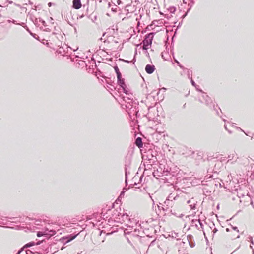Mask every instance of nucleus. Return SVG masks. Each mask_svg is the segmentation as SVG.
I'll list each match as a JSON object with an SVG mask.
<instances>
[{"mask_svg":"<svg viewBox=\"0 0 254 254\" xmlns=\"http://www.w3.org/2000/svg\"><path fill=\"white\" fill-rule=\"evenodd\" d=\"M126 94V96L122 97L123 100L127 103L125 105L127 110L130 116L136 115L137 116L138 112V107L136 102L132 101L133 95L130 93L128 89L126 91H123Z\"/></svg>","mask_w":254,"mask_h":254,"instance_id":"obj_1","label":"nucleus"},{"mask_svg":"<svg viewBox=\"0 0 254 254\" xmlns=\"http://www.w3.org/2000/svg\"><path fill=\"white\" fill-rule=\"evenodd\" d=\"M176 198V197H174L173 195L171 194L169 195L166 200L164 201V205L163 207V209L165 211H170V212L176 216L178 217H183V215L182 214L180 215H178L177 213H176L175 207H173L174 202L173 200H175Z\"/></svg>","mask_w":254,"mask_h":254,"instance_id":"obj_2","label":"nucleus"},{"mask_svg":"<svg viewBox=\"0 0 254 254\" xmlns=\"http://www.w3.org/2000/svg\"><path fill=\"white\" fill-rule=\"evenodd\" d=\"M112 217L110 218L108 222L110 223L111 220L112 221L114 219V221L117 222H122V221L125 222L126 220L128 219V216L127 214H120L117 210H114L113 211Z\"/></svg>","mask_w":254,"mask_h":254,"instance_id":"obj_3","label":"nucleus"},{"mask_svg":"<svg viewBox=\"0 0 254 254\" xmlns=\"http://www.w3.org/2000/svg\"><path fill=\"white\" fill-rule=\"evenodd\" d=\"M154 34V33H150L145 36V38L143 41V49L147 50L149 48V46L152 44Z\"/></svg>","mask_w":254,"mask_h":254,"instance_id":"obj_4","label":"nucleus"},{"mask_svg":"<svg viewBox=\"0 0 254 254\" xmlns=\"http://www.w3.org/2000/svg\"><path fill=\"white\" fill-rule=\"evenodd\" d=\"M199 101L203 103H205L207 105H209L212 103L211 99L205 93H202L200 97Z\"/></svg>","mask_w":254,"mask_h":254,"instance_id":"obj_5","label":"nucleus"},{"mask_svg":"<svg viewBox=\"0 0 254 254\" xmlns=\"http://www.w3.org/2000/svg\"><path fill=\"white\" fill-rule=\"evenodd\" d=\"M118 84L120 86V87L122 88L123 91H126L127 89H128L125 84L124 79L122 78V76H120L119 78H118Z\"/></svg>","mask_w":254,"mask_h":254,"instance_id":"obj_6","label":"nucleus"},{"mask_svg":"<svg viewBox=\"0 0 254 254\" xmlns=\"http://www.w3.org/2000/svg\"><path fill=\"white\" fill-rule=\"evenodd\" d=\"M155 66L150 64H147L145 67V71L148 74L152 73L155 70Z\"/></svg>","mask_w":254,"mask_h":254,"instance_id":"obj_7","label":"nucleus"},{"mask_svg":"<svg viewBox=\"0 0 254 254\" xmlns=\"http://www.w3.org/2000/svg\"><path fill=\"white\" fill-rule=\"evenodd\" d=\"M81 7V3L80 0H74L73 1V7L76 9H78Z\"/></svg>","mask_w":254,"mask_h":254,"instance_id":"obj_8","label":"nucleus"},{"mask_svg":"<svg viewBox=\"0 0 254 254\" xmlns=\"http://www.w3.org/2000/svg\"><path fill=\"white\" fill-rule=\"evenodd\" d=\"M187 203L189 204V206L191 209H195V201L193 199L189 200L187 201Z\"/></svg>","mask_w":254,"mask_h":254,"instance_id":"obj_9","label":"nucleus"},{"mask_svg":"<svg viewBox=\"0 0 254 254\" xmlns=\"http://www.w3.org/2000/svg\"><path fill=\"white\" fill-rule=\"evenodd\" d=\"M191 223H192V226H195V227L196 228H197L198 229H200V227L199 226V224H200V220L199 219L192 220Z\"/></svg>","mask_w":254,"mask_h":254,"instance_id":"obj_10","label":"nucleus"},{"mask_svg":"<svg viewBox=\"0 0 254 254\" xmlns=\"http://www.w3.org/2000/svg\"><path fill=\"white\" fill-rule=\"evenodd\" d=\"M115 72L117 74V78H119L120 76H121V73H120L119 69L117 66L114 67Z\"/></svg>","mask_w":254,"mask_h":254,"instance_id":"obj_11","label":"nucleus"},{"mask_svg":"<svg viewBox=\"0 0 254 254\" xmlns=\"http://www.w3.org/2000/svg\"><path fill=\"white\" fill-rule=\"evenodd\" d=\"M136 144L140 147V146H142V140L141 139L140 137H138L136 140Z\"/></svg>","mask_w":254,"mask_h":254,"instance_id":"obj_12","label":"nucleus"},{"mask_svg":"<svg viewBox=\"0 0 254 254\" xmlns=\"http://www.w3.org/2000/svg\"><path fill=\"white\" fill-rule=\"evenodd\" d=\"M35 244V243L34 242H30V243H28L27 244H26L24 247L23 248V250L24 249V248H28V247H30L31 246H34Z\"/></svg>","mask_w":254,"mask_h":254,"instance_id":"obj_13","label":"nucleus"},{"mask_svg":"<svg viewBox=\"0 0 254 254\" xmlns=\"http://www.w3.org/2000/svg\"><path fill=\"white\" fill-rule=\"evenodd\" d=\"M127 227L129 228H127V229H126L124 231V232L125 234H129V233L130 232L129 231V230H132V229H133V227H130V226H127Z\"/></svg>","mask_w":254,"mask_h":254,"instance_id":"obj_14","label":"nucleus"},{"mask_svg":"<svg viewBox=\"0 0 254 254\" xmlns=\"http://www.w3.org/2000/svg\"><path fill=\"white\" fill-rule=\"evenodd\" d=\"M7 22L8 23L12 22L13 23H14L15 24H19V23H17L16 22V21H15V20H14L13 19H12V20L9 19V20H7Z\"/></svg>","mask_w":254,"mask_h":254,"instance_id":"obj_15","label":"nucleus"},{"mask_svg":"<svg viewBox=\"0 0 254 254\" xmlns=\"http://www.w3.org/2000/svg\"><path fill=\"white\" fill-rule=\"evenodd\" d=\"M186 241H187V243H189V245H190V247L192 248V247H193L194 246V245H195L193 243H190L189 242V241L188 240V239H187Z\"/></svg>","mask_w":254,"mask_h":254,"instance_id":"obj_16","label":"nucleus"},{"mask_svg":"<svg viewBox=\"0 0 254 254\" xmlns=\"http://www.w3.org/2000/svg\"><path fill=\"white\" fill-rule=\"evenodd\" d=\"M248 239H249V241H250V243H251V244H252V245H254V241H253V238H252V237H251V236H249V237H248Z\"/></svg>","mask_w":254,"mask_h":254,"instance_id":"obj_17","label":"nucleus"},{"mask_svg":"<svg viewBox=\"0 0 254 254\" xmlns=\"http://www.w3.org/2000/svg\"><path fill=\"white\" fill-rule=\"evenodd\" d=\"M169 10L171 13H174L176 10V8L174 7H170Z\"/></svg>","mask_w":254,"mask_h":254,"instance_id":"obj_18","label":"nucleus"},{"mask_svg":"<svg viewBox=\"0 0 254 254\" xmlns=\"http://www.w3.org/2000/svg\"><path fill=\"white\" fill-rule=\"evenodd\" d=\"M175 62L177 63L178 66L182 69H185V68L184 67V66H183L182 65H181V64H180V63L177 61V60H175Z\"/></svg>","mask_w":254,"mask_h":254,"instance_id":"obj_19","label":"nucleus"},{"mask_svg":"<svg viewBox=\"0 0 254 254\" xmlns=\"http://www.w3.org/2000/svg\"><path fill=\"white\" fill-rule=\"evenodd\" d=\"M244 161H245L244 164H246V165H248L250 162L249 159L248 158H246Z\"/></svg>","mask_w":254,"mask_h":254,"instance_id":"obj_20","label":"nucleus"},{"mask_svg":"<svg viewBox=\"0 0 254 254\" xmlns=\"http://www.w3.org/2000/svg\"><path fill=\"white\" fill-rule=\"evenodd\" d=\"M39 22H41L43 26H46V22L44 20L40 19Z\"/></svg>","mask_w":254,"mask_h":254,"instance_id":"obj_21","label":"nucleus"},{"mask_svg":"<svg viewBox=\"0 0 254 254\" xmlns=\"http://www.w3.org/2000/svg\"><path fill=\"white\" fill-rule=\"evenodd\" d=\"M224 127L225 128L226 130H227L228 131V132L229 133H232V131H230V130H229L227 127V126L226 125H224Z\"/></svg>","mask_w":254,"mask_h":254,"instance_id":"obj_22","label":"nucleus"},{"mask_svg":"<svg viewBox=\"0 0 254 254\" xmlns=\"http://www.w3.org/2000/svg\"><path fill=\"white\" fill-rule=\"evenodd\" d=\"M199 226L200 229V228H202V229L203 228V225L202 223L201 222L200 220V224H199Z\"/></svg>","mask_w":254,"mask_h":254,"instance_id":"obj_23","label":"nucleus"},{"mask_svg":"<svg viewBox=\"0 0 254 254\" xmlns=\"http://www.w3.org/2000/svg\"><path fill=\"white\" fill-rule=\"evenodd\" d=\"M190 71L189 70H188L187 71V74H188V78H190V79H191L192 78L190 76Z\"/></svg>","mask_w":254,"mask_h":254,"instance_id":"obj_24","label":"nucleus"},{"mask_svg":"<svg viewBox=\"0 0 254 254\" xmlns=\"http://www.w3.org/2000/svg\"><path fill=\"white\" fill-rule=\"evenodd\" d=\"M232 228L233 230L237 231V232H239V230L238 229V228L237 227L232 226Z\"/></svg>","mask_w":254,"mask_h":254,"instance_id":"obj_25","label":"nucleus"},{"mask_svg":"<svg viewBox=\"0 0 254 254\" xmlns=\"http://www.w3.org/2000/svg\"><path fill=\"white\" fill-rule=\"evenodd\" d=\"M44 30L45 31H47V32L51 31V30L49 28H46L44 29Z\"/></svg>","mask_w":254,"mask_h":254,"instance_id":"obj_26","label":"nucleus"},{"mask_svg":"<svg viewBox=\"0 0 254 254\" xmlns=\"http://www.w3.org/2000/svg\"><path fill=\"white\" fill-rule=\"evenodd\" d=\"M191 84H192V85L193 86H195V83L194 82V81L192 79V78L191 79Z\"/></svg>","mask_w":254,"mask_h":254,"instance_id":"obj_27","label":"nucleus"},{"mask_svg":"<svg viewBox=\"0 0 254 254\" xmlns=\"http://www.w3.org/2000/svg\"><path fill=\"white\" fill-rule=\"evenodd\" d=\"M217 231V229L215 228L213 230H212V232L213 233H215Z\"/></svg>","mask_w":254,"mask_h":254,"instance_id":"obj_28","label":"nucleus"},{"mask_svg":"<svg viewBox=\"0 0 254 254\" xmlns=\"http://www.w3.org/2000/svg\"><path fill=\"white\" fill-rule=\"evenodd\" d=\"M23 251V248H21L16 254H19Z\"/></svg>","mask_w":254,"mask_h":254,"instance_id":"obj_29","label":"nucleus"},{"mask_svg":"<svg viewBox=\"0 0 254 254\" xmlns=\"http://www.w3.org/2000/svg\"><path fill=\"white\" fill-rule=\"evenodd\" d=\"M42 235V234L41 233V232H38V233H37L38 237H40Z\"/></svg>","mask_w":254,"mask_h":254,"instance_id":"obj_30","label":"nucleus"},{"mask_svg":"<svg viewBox=\"0 0 254 254\" xmlns=\"http://www.w3.org/2000/svg\"><path fill=\"white\" fill-rule=\"evenodd\" d=\"M117 3L118 4H120L121 3V1L120 0H117Z\"/></svg>","mask_w":254,"mask_h":254,"instance_id":"obj_31","label":"nucleus"},{"mask_svg":"<svg viewBox=\"0 0 254 254\" xmlns=\"http://www.w3.org/2000/svg\"><path fill=\"white\" fill-rule=\"evenodd\" d=\"M185 243H186V242H183V241H181V242H180V245H181L182 244H185Z\"/></svg>","mask_w":254,"mask_h":254,"instance_id":"obj_32","label":"nucleus"},{"mask_svg":"<svg viewBox=\"0 0 254 254\" xmlns=\"http://www.w3.org/2000/svg\"><path fill=\"white\" fill-rule=\"evenodd\" d=\"M135 61V57H134V58H133V63H134Z\"/></svg>","mask_w":254,"mask_h":254,"instance_id":"obj_33","label":"nucleus"},{"mask_svg":"<svg viewBox=\"0 0 254 254\" xmlns=\"http://www.w3.org/2000/svg\"><path fill=\"white\" fill-rule=\"evenodd\" d=\"M51 4H51V2L49 3H48V5H49V6H50L51 5Z\"/></svg>","mask_w":254,"mask_h":254,"instance_id":"obj_34","label":"nucleus"},{"mask_svg":"<svg viewBox=\"0 0 254 254\" xmlns=\"http://www.w3.org/2000/svg\"><path fill=\"white\" fill-rule=\"evenodd\" d=\"M231 157L233 158V156H231V155H229V156H228V158H231Z\"/></svg>","mask_w":254,"mask_h":254,"instance_id":"obj_35","label":"nucleus"},{"mask_svg":"<svg viewBox=\"0 0 254 254\" xmlns=\"http://www.w3.org/2000/svg\"><path fill=\"white\" fill-rule=\"evenodd\" d=\"M231 157L233 158V156H231V155H229V156H228V158H231Z\"/></svg>","mask_w":254,"mask_h":254,"instance_id":"obj_36","label":"nucleus"},{"mask_svg":"<svg viewBox=\"0 0 254 254\" xmlns=\"http://www.w3.org/2000/svg\"><path fill=\"white\" fill-rule=\"evenodd\" d=\"M105 34H106V33H103L102 36L104 37Z\"/></svg>","mask_w":254,"mask_h":254,"instance_id":"obj_37","label":"nucleus"},{"mask_svg":"<svg viewBox=\"0 0 254 254\" xmlns=\"http://www.w3.org/2000/svg\"><path fill=\"white\" fill-rule=\"evenodd\" d=\"M187 15V13H186L184 16H183V17H185Z\"/></svg>","mask_w":254,"mask_h":254,"instance_id":"obj_38","label":"nucleus"},{"mask_svg":"<svg viewBox=\"0 0 254 254\" xmlns=\"http://www.w3.org/2000/svg\"><path fill=\"white\" fill-rule=\"evenodd\" d=\"M24 24H24V23H22L21 24H20V25H24Z\"/></svg>","mask_w":254,"mask_h":254,"instance_id":"obj_39","label":"nucleus"},{"mask_svg":"<svg viewBox=\"0 0 254 254\" xmlns=\"http://www.w3.org/2000/svg\"><path fill=\"white\" fill-rule=\"evenodd\" d=\"M100 40L102 41L103 40L102 38L99 39Z\"/></svg>","mask_w":254,"mask_h":254,"instance_id":"obj_40","label":"nucleus"},{"mask_svg":"<svg viewBox=\"0 0 254 254\" xmlns=\"http://www.w3.org/2000/svg\"><path fill=\"white\" fill-rule=\"evenodd\" d=\"M239 237H240L239 235H238V236L236 237V238H239Z\"/></svg>","mask_w":254,"mask_h":254,"instance_id":"obj_41","label":"nucleus"},{"mask_svg":"<svg viewBox=\"0 0 254 254\" xmlns=\"http://www.w3.org/2000/svg\"><path fill=\"white\" fill-rule=\"evenodd\" d=\"M226 231H229V229H228V228H227V229H226Z\"/></svg>","mask_w":254,"mask_h":254,"instance_id":"obj_42","label":"nucleus"},{"mask_svg":"<svg viewBox=\"0 0 254 254\" xmlns=\"http://www.w3.org/2000/svg\"><path fill=\"white\" fill-rule=\"evenodd\" d=\"M162 89L166 90V88H162Z\"/></svg>","mask_w":254,"mask_h":254,"instance_id":"obj_43","label":"nucleus"},{"mask_svg":"<svg viewBox=\"0 0 254 254\" xmlns=\"http://www.w3.org/2000/svg\"><path fill=\"white\" fill-rule=\"evenodd\" d=\"M77 49H78V48H77L76 49H74V51H76V50H77Z\"/></svg>","mask_w":254,"mask_h":254,"instance_id":"obj_44","label":"nucleus"},{"mask_svg":"<svg viewBox=\"0 0 254 254\" xmlns=\"http://www.w3.org/2000/svg\"><path fill=\"white\" fill-rule=\"evenodd\" d=\"M26 254H28V251H26Z\"/></svg>","mask_w":254,"mask_h":254,"instance_id":"obj_45","label":"nucleus"},{"mask_svg":"<svg viewBox=\"0 0 254 254\" xmlns=\"http://www.w3.org/2000/svg\"><path fill=\"white\" fill-rule=\"evenodd\" d=\"M253 253H254V249H253Z\"/></svg>","mask_w":254,"mask_h":254,"instance_id":"obj_46","label":"nucleus"},{"mask_svg":"<svg viewBox=\"0 0 254 254\" xmlns=\"http://www.w3.org/2000/svg\"><path fill=\"white\" fill-rule=\"evenodd\" d=\"M126 62H127V63H129V61H126Z\"/></svg>","mask_w":254,"mask_h":254,"instance_id":"obj_47","label":"nucleus"},{"mask_svg":"<svg viewBox=\"0 0 254 254\" xmlns=\"http://www.w3.org/2000/svg\"><path fill=\"white\" fill-rule=\"evenodd\" d=\"M252 137L254 138V134L253 135V136Z\"/></svg>","mask_w":254,"mask_h":254,"instance_id":"obj_48","label":"nucleus"},{"mask_svg":"<svg viewBox=\"0 0 254 254\" xmlns=\"http://www.w3.org/2000/svg\"><path fill=\"white\" fill-rule=\"evenodd\" d=\"M250 248L252 249V246L251 245H250Z\"/></svg>","mask_w":254,"mask_h":254,"instance_id":"obj_49","label":"nucleus"}]
</instances>
